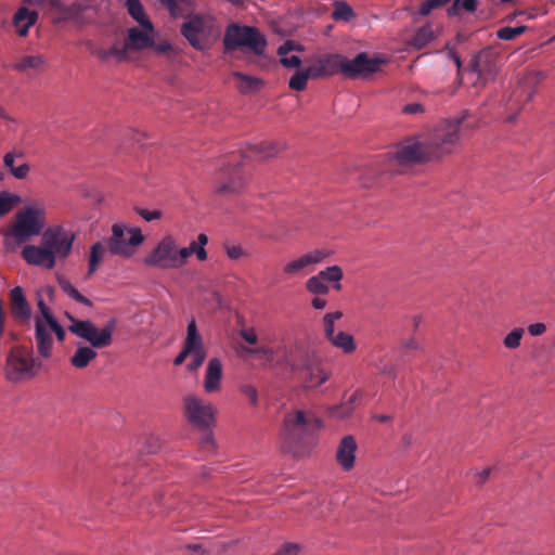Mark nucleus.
Wrapping results in <instances>:
<instances>
[{
  "label": "nucleus",
  "mask_w": 555,
  "mask_h": 555,
  "mask_svg": "<svg viewBox=\"0 0 555 555\" xmlns=\"http://www.w3.org/2000/svg\"><path fill=\"white\" fill-rule=\"evenodd\" d=\"M467 117L468 113L463 112L460 117L440 122L427 140L406 141L387 159V170L402 172V167L439 159L452 153L465 131L473 128Z\"/></svg>",
  "instance_id": "f257e3e1"
},
{
  "label": "nucleus",
  "mask_w": 555,
  "mask_h": 555,
  "mask_svg": "<svg viewBox=\"0 0 555 555\" xmlns=\"http://www.w3.org/2000/svg\"><path fill=\"white\" fill-rule=\"evenodd\" d=\"M323 421L311 410H295L284 416L282 449L294 457L308 456L317 447Z\"/></svg>",
  "instance_id": "f03ea898"
},
{
  "label": "nucleus",
  "mask_w": 555,
  "mask_h": 555,
  "mask_svg": "<svg viewBox=\"0 0 555 555\" xmlns=\"http://www.w3.org/2000/svg\"><path fill=\"white\" fill-rule=\"evenodd\" d=\"M46 215L44 207L38 204L28 205L17 211L14 222L4 232V247L14 250L41 234L46 227Z\"/></svg>",
  "instance_id": "7ed1b4c3"
},
{
  "label": "nucleus",
  "mask_w": 555,
  "mask_h": 555,
  "mask_svg": "<svg viewBox=\"0 0 555 555\" xmlns=\"http://www.w3.org/2000/svg\"><path fill=\"white\" fill-rule=\"evenodd\" d=\"M180 31L194 49L206 51L220 36L221 27L215 17L195 14L182 23Z\"/></svg>",
  "instance_id": "20e7f679"
},
{
  "label": "nucleus",
  "mask_w": 555,
  "mask_h": 555,
  "mask_svg": "<svg viewBox=\"0 0 555 555\" xmlns=\"http://www.w3.org/2000/svg\"><path fill=\"white\" fill-rule=\"evenodd\" d=\"M67 318L70 320V325L68 326L69 332L88 341L90 344L89 347L102 349L112 345L113 334L117 326L115 319H111L104 327L99 330L95 324L89 320H77L69 314H67Z\"/></svg>",
  "instance_id": "39448f33"
},
{
  "label": "nucleus",
  "mask_w": 555,
  "mask_h": 555,
  "mask_svg": "<svg viewBox=\"0 0 555 555\" xmlns=\"http://www.w3.org/2000/svg\"><path fill=\"white\" fill-rule=\"evenodd\" d=\"M223 46L227 51L244 47L260 55L264 51L267 40L256 27L231 24L225 29Z\"/></svg>",
  "instance_id": "423d86ee"
},
{
  "label": "nucleus",
  "mask_w": 555,
  "mask_h": 555,
  "mask_svg": "<svg viewBox=\"0 0 555 555\" xmlns=\"http://www.w3.org/2000/svg\"><path fill=\"white\" fill-rule=\"evenodd\" d=\"M41 362L34 357V352L23 347L13 348L7 359L5 376L11 382L28 380L34 378Z\"/></svg>",
  "instance_id": "0eeeda50"
},
{
  "label": "nucleus",
  "mask_w": 555,
  "mask_h": 555,
  "mask_svg": "<svg viewBox=\"0 0 555 555\" xmlns=\"http://www.w3.org/2000/svg\"><path fill=\"white\" fill-rule=\"evenodd\" d=\"M184 416L193 426L206 430L215 420V408L196 396L189 395L183 400Z\"/></svg>",
  "instance_id": "6e6552de"
},
{
  "label": "nucleus",
  "mask_w": 555,
  "mask_h": 555,
  "mask_svg": "<svg viewBox=\"0 0 555 555\" xmlns=\"http://www.w3.org/2000/svg\"><path fill=\"white\" fill-rule=\"evenodd\" d=\"M75 237V233L64 227L53 225L43 231L42 243L48 246L55 259H65L72 253Z\"/></svg>",
  "instance_id": "1a4fd4ad"
},
{
  "label": "nucleus",
  "mask_w": 555,
  "mask_h": 555,
  "mask_svg": "<svg viewBox=\"0 0 555 555\" xmlns=\"http://www.w3.org/2000/svg\"><path fill=\"white\" fill-rule=\"evenodd\" d=\"M129 238L125 237V228L121 224H114L112 228V236L108 240V249L113 255L130 257L133 248L140 245L144 237L140 229H130Z\"/></svg>",
  "instance_id": "9d476101"
},
{
  "label": "nucleus",
  "mask_w": 555,
  "mask_h": 555,
  "mask_svg": "<svg viewBox=\"0 0 555 555\" xmlns=\"http://www.w3.org/2000/svg\"><path fill=\"white\" fill-rule=\"evenodd\" d=\"M182 347L191 353L192 361L186 364L189 372H196L205 362L207 351L205 349L204 339L197 330L194 319L188 323L186 336Z\"/></svg>",
  "instance_id": "9b49d317"
},
{
  "label": "nucleus",
  "mask_w": 555,
  "mask_h": 555,
  "mask_svg": "<svg viewBox=\"0 0 555 555\" xmlns=\"http://www.w3.org/2000/svg\"><path fill=\"white\" fill-rule=\"evenodd\" d=\"M242 155L232 154L227 167L221 170L222 181L217 185L220 194H234L240 192L245 184V176L242 172Z\"/></svg>",
  "instance_id": "f8f14e48"
},
{
  "label": "nucleus",
  "mask_w": 555,
  "mask_h": 555,
  "mask_svg": "<svg viewBox=\"0 0 555 555\" xmlns=\"http://www.w3.org/2000/svg\"><path fill=\"white\" fill-rule=\"evenodd\" d=\"M175 261V238L170 235L165 236L144 258L146 266L164 270L176 269Z\"/></svg>",
  "instance_id": "ddd939ff"
},
{
  "label": "nucleus",
  "mask_w": 555,
  "mask_h": 555,
  "mask_svg": "<svg viewBox=\"0 0 555 555\" xmlns=\"http://www.w3.org/2000/svg\"><path fill=\"white\" fill-rule=\"evenodd\" d=\"M154 26L152 22L129 27L124 42L129 51H143L154 46Z\"/></svg>",
  "instance_id": "4468645a"
},
{
  "label": "nucleus",
  "mask_w": 555,
  "mask_h": 555,
  "mask_svg": "<svg viewBox=\"0 0 555 555\" xmlns=\"http://www.w3.org/2000/svg\"><path fill=\"white\" fill-rule=\"evenodd\" d=\"M332 251L328 249H314L300 257L288 261L283 267V273L286 278H294L302 274L305 269L309 266L322 262L325 258L330 257Z\"/></svg>",
  "instance_id": "2eb2a0df"
},
{
  "label": "nucleus",
  "mask_w": 555,
  "mask_h": 555,
  "mask_svg": "<svg viewBox=\"0 0 555 555\" xmlns=\"http://www.w3.org/2000/svg\"><path fill=\"white\" fill-rule=\"evenodd\" d=\"M23 259L30 266L51 270L56 264V259L44 243L41 245H26L22 250Z\"/></svg>",
  "instance_id": "dca6fc26"
},
{
  "label": "nucleus",
  "mask_w": 555,
  "mask_h": 555,
  "mask_svg": "<svg viewBox=\"0 0 555 555\" xmlns=\"http://www.w3.org/2000/svg\"><path fill=\"white\" fill-rule=\"evenodd\" d=\"M313 356L302 343H295L282 349L283 363L294 372L301 370Z\"/></svg>",
  "instance_id": "f3484780"
},
{
  "label": "nucleus",
  "mask_w": 555,
  "mask_h": 555,
  "mask_svg": "<svg viewBox=\"0 0 555 555\" xmlns=\"http://www.w3.org/2000/svg\"><path fill=\"white\" fill-rule=\"evenodd\" d=\"M308 69L312 79L330 77L340 73L339 54L319 57Z\"/></svg>",
  "instance_id": "a211bd4d"
},
{
  "label": "nucleus",
  "mask_w": 555,
  "mask_h": 555,
  "mask_svg": "<svg viewBox=\"0 0 555 555\" xmlns=\"http://www.w3.org/2000/svg\"><path fill=\"white\" fill-rule=\"evenodd\" d=\"M10 309L12 317L18 322L30 320L31 309L21 286H15L10 292Z\"/></svg>",
  "instance_id": "6ab92c4d"
},
{
  "label": "nucleus",
  "mask_w": 555,
  "mask_h": 555,
  "mask_svg": "<svg viewBox=\"0 0 555 555\" xmlns=\"http://www.w3.org/2000/svg\"><path fill=\"white\" fill-rule=\"evenodd\" d=\"M306 388H315L325 383L330 375L321 367L315 356L299 370Z\"/></svg>",
  "instance_id": "aec40b11"
},
{
  "label": "nucleus",
  "mask_w": 555,
  "mask_h": 555,
  "mask_svg": "<svg viewBox=\"0 0 555 555\" xmlns=\"http://www.w3.org/2000/svg\"><path fill=\"white\" fill-rule=\"evenodd\" d=\"M357 442L352 436H345L337 448L336 461L345 469L350 470L354 465Z\"/></svg>",
  "instance_id": "412c9836"
},
{
  "label": "nucleus",
  "mask_w": 555,
  "mask_h": 555,
  "mask_svg": "<svg viewBox=\"0 0 555 555\" xmlns=\"http://www.w3.org/2000/svg\"><path fill=\"white\" fill-rule=\"evenodd\" d=\"M222 379V363L218 358L208 361L205 377L204 389L208 393L216 392L220 389Z\"/></svg>",
  "instance_id": "4be33fe9"
},
{
  "label": "nucleus",
  "mask_w": 555,
  "mask_h": 555,
  "mask_svg": "<svg viewBox=\"0 0 555 555\" xmlns=\"http://www.w3.org/2000/svg\"><path fill=\"white\" fill-rule=\"evenodd\" d=\"M285 149L284 144L273 141H263L250 145L245 152L246 157H254L259 160L269 159L276 156L281 151Z\"/></svg>",
  "instance_id": "5701e85b"
},
{
  "label": "nucleus",
  "mask_w": 555,
  "mask_h": 555,
  "mask_svg": "<svg viewBox=\"0 0 555 555\" xmlns=\"http://www.w3.org/2000/svg\"><path fill=\"white\" fill-rule=\"evenodd\" d=\"M38 20V13L25 7H21L14 14L12 24L18 36H27L29 28L33 27Z\"/></svg>",
  "instance_id": "b1692460"
},
{
  "label": "nucleus",
  "mask_w": 555,
  "mask_h": 555,
  "mask_svg": "<svg viewBox=\"0 0 555 555\" xmlns=\"http://www.w3.org/2000/svg\"><path fill=\"white\" fill-rule=\"evenodd\" d=\"M36 344L37 350L43 358H49L51 356L53 339L51 334L49 333L46 324L42 322L40 318H36Z\"/></svg>",
  "instance_id": "393cba45"
},
{
  "label": "nucleus",
  "mask_w": 555,
  "mask_h": 555,
  "mask_svg": "<svg viewBox=\"0 0 555 555\" xmlns=\"http://www.w3.org/2000/svg\"><path fill=\"white\" fill-rule=\"evenodd\" d=\"M21 157H23V153L21 151L8 152L3 156L4 167L8 168L10 173L18 180L26 179L30 172V166L27 163L15 166V159Z\"/></svg>",
  "instance_id": "a878e982"
},
{
  "label": "nucleus",
  "mask_w": 555,
  "mask_h": 555,
  "mask_svg": "<svg viewBox=\"0 0 555 555\" xmlns=\"http://www.w3.org/2000/svg\"><path fill=\"white\" fill-rule=\"evenodd\" d=\"M96 356L98 352L94 348L79 345L70 357V364L76 369H85L96 358Z\"/></svg>",
  "instance_id": "bb28decb"
},
{
  "label": "nucleus",
  "mask_w": 555,
  "mask_h": 555,
  "mask_svg": "<svg viewBox=\"0 0 555 555\" xmlns=\"http://www.w3.org/2000/svg\"><path fill=\"white\" fill-rule=\"evenodd\" d=\"M357 56L361 68L362 78H366L370 75L377 73L380 66L387 62L382 57H370L365 52H361L357 54Z\"/></svg>",
  "instance_id": "cd10ccee"
},
{
  "label": "nucleus",
  "mask_w": 555,
  "mask_h": 555,
  "mask_svg": "<svg viewBox=\"0 0 555 555\" xmlns=\"http://www.w3.org/2000/svg\"><path fill=\"white\" fill-rule=\"evenodd\" d=\"M299 49V46L293 41H286L278 49V54L281 56V64L285 67L295 68L301 63V60L297 55L287 56L286 54L291 51Z\"/></svg>",
  "instance_id": "c85d7f7f"
},
{
  "label": "nucleus",
  "mask_w": 555,
  "mask_h": 555,
  "mask_svg": "<svg viewBox=\"0 0 555 555\" xmlns=\"http://www.w3.org/2000/svg\"><path fill=\"white\" fill-rule=\"evenodd\" d=\"M320 279L324 281L325 284L333 283V288L335 291L341 289L340 281L344 278L343 269L339 266H331L321 270L319 273Z\"/></svg>",
  "instance_id": "c756f323"
},
{
  "label": "nucleus",
  "mask_w": 555,
  "mask_h": 555,
  "mask_svg": "<svg viewBox=\"0 0 555 555\" xmlns=\"http://www.w3.org/2000/svg\"><path fill=\"white\" fill-rule=\"evenodd\" d=\"M339 66L340 73L350 79H356L361 77L362 73L358 62V56L356 55L353 59L349 60L346 56L339 54Z\"/></svg>",
  "instance_id": "7c9ffc66"
},
{
  "label": "nucleus",
  "mask_w": 555,
  "mask_h": 555,
  "mask_svg": "<svg viewBox=\"0 0 555 555\" xmlns=\"http://www.w3.org/2000/svg\"><path fill=\"white\" fill-rule=\"evenodd\" d=\"M106 249L100 242L94 243L90 247L89 262H88V276H91L103 261Z\"/></svg>",
  "instance_id": "2f4dec72"
},
{
  "label": "nucleus",
  "mask_w": 555,
  "mask_h": 555,
  "mask_svg": "<svg viewBox=\"0 0 555 555\" xmlns=\"http://www.w3.org/2000/svg\"><path fill=\"white\" fill-rule=\"evenodd\" d=\"M54 288L52 286H44L37 293V306L38 309L46 320L47 323L52 321L54 319L52 312L50 311L49 307L46 305L43 300V296L48 297L50 300L53 299L54 296Z\"/></svg>",
  "instance_id": "473e14b6"
},
{
  "label": "nucleus",
  "mask_w": 555,
  "mask_h": 555,
  "mask_svg": "<svg viewBox=\"0 0 555 555\" xmlns=\"http://www.w3.org/2000/svg\"><path fill=\"white\" fill-rule=\"evenodd\" d=\"M57 283H59L60 287L62 288V291L66 295H68L70 298H73L75 301H77L83 306H87V307L92 306L91 300L88 299L86 296L81 295L66 278L59 276Z\"/></svg>",
  "instance_id": "72a5a7b5"
},
{
  "label": "nucleus",
  "mask_w": 555,
  "mask_h": 555,
  "mask_svg": "<svg viewBox=\"0 0 555 555\" xmlns=\"http://www.w3.org/2000/svg\"><path fill=\"white\" fill-rule=\"evenodd\" d=\"M330 341L334 347L341 349L345 353H351L356 350L353 337L346 332H338Z\"/></svg>",
  "instance_id": "f704fd0d"
},
{
  "label": "nucleus",
  "mask_w": 555,
  "mask_h": 555,
  "mask_svg": "<svg viewBox=\"0 0 555 555\" xmlns=\"http://www.w3.org/2000/svg\"><path fill=\"white\" fill-rule=\"evenodd\" d=\"M125 7L128 14L138 23L151 22L140 0H126Z\"/></svg>",
  "instance_id": "c9c22d12"
},
{
  "label": "nucleus",
  "mask_w": 555,
  "mask_h": 555,
  "mask_svg": "<svg viewBox=\"0 0 555 555\" xmlns=\"http://www.w3.org/2000/svg\"><path fill=\"white\" fill-rule=\"evenodd\" d=\"M22 203V197L18 194L9 191L0 192V217L9 214L15 206Z\"/></svg>",
  "instance_id": "e433bc0d"
},
{
  "label": "nucleus",
  "mask_w": 555,
  "mask_h": 555,
  "mask_svg": "<svg viewBox=\"0 0 555 555\" xmlns=\"http://www.w3.org/2000/svg\"><path fill=\"white\" fill-rule=\"evenodd\" d=\"M477 0H453L452 5L447 10L449 17L457 16L462 11L473 13L477 10Z\"/></svg>",
  "instance_id": "4c0bfd02"
},
{
  "label": "nucleus",
  "mask_w": 555,
  "mask_h": 555,
  "mask_svg": "<svg viewBox=\"0 0 555 555\" xmlns=\"http://www.w3.org/2000/svg\"><path fill=\"white\" fill-rule=\"evenodd\" d=\"M233 78L237 80V89L242 93L257 90L260 85V80L238 72L233 74Z\"/></svg>",
  "instance_id": "58836bf2"
},
{
  "label": "nucleus",
  "mask_w": 555,
  "mask_h": 555,
  "mask_svg": "<svg viewBox=\"0 0 555 555\" xmlns=\"http://www.w3.org/2000/svg\"><path fill=\"white\" fill-rule=\"evenodd\" d=\"M44 65V60L41 55H27L21 59L14 65V68L18 72H25L27 69H41Z\"/></svg>",
  "instance_id": "ea45409f"
},
{
  "label": "nucleus",
  "mask_w": 555,
  "mask_h": 555,
  "mask_svg": "<svg viewBox=\"0 0 555 555\" xmlns=\"http://www.w3.org/2000/svg\"><path fill=\"white\" fill-rule=\"evenodd\" d=\"M332 17L335 21H344L349 22L354 17V12L352 8L344 1H336L334 3V11L332 12Z\"/></svg>",
  "instance_id": "a19ab883"
},
{
  "label": "nucleus",
  "mask_w": 555,
  "mask_h": 555,
  "mask_svg": "<svg viewBox=\"0 0 555 555\" xmlns=\"http://www.w3.org/2000/svg\"><path fill=\"white\" fill-rule=\"evenodd\" d=\"M311 78L308 67L306 69H298L291 77L288 87L295 91H302L307 87L308 79Z\"/></svg>",
  "instance_id": "79ce46f5"
},
{
  "label": "nucleus",
  "mask_w": 555,
  "mask_h": 555,
  "mask_svg": "<svg viewBox=\"0 0 555 555\" xmlns=\"http://www.w3.org/2000/svg\"><path fill=\"white\" fill-rule=\"evenodd\" d=\"M435 38V33L430 25L421 27L413 37V44L423 48Z\"/></svg>",
  "instance_id": "37998d69"
},
{
  "label": "nucleus",
  "mask_w": 555,
  "mask_h": 555,
  "mask_svg": "<svg viewBox=\"0 0 555 555\" xmlns=\"http://www.w3.org/2000/svg\"><path fill=\"white\" fill-rule=\"evenodd\" d=\"M306 287L311 294L314 295H326L330 291L328 285L325 284L322 279H320L319 274L309 278L307 280Z\"/></svg>",
  "instance_id": "c03bdc74"
},
{
  "label": "nucleus",
  "mask_w": 555,
  "mask_h": 555,
  "mask_svg": "<svg viewBox=\"0 0 555 555\" xmlns=\"http://www.w3.org/2000/svg\"><path fill=\"white\" fill-rule=\"evenodd\" d=\"M353 412V405L350 404H337L327 408V415L332 418L344 420L351 415Z\"/></svg>",
  "instance_id": "a18cd8bd"
},
{
  "label": "nucleus",
  "mask_w": 555,
  "mask_h": 555,
  "mask_svg": "<svg viewBox=\"0 0 555 555\" xmlns=\"http://www.w3.org/2000/svg\"><path fill=\"white\" fill-rule=\"evenodd\" d=\"M527 29V26L509 27L505 26L496 31V36L501 40L509 41L516 37L522 35Z\"/></svg>",
  "instance_id": "49530a36"
},
{
  "label": "nucleus",
  "mask_w": 555,
  "mask_h": 555,
  "mask_svg": "<svg viewBox=\"0 0 555 555\" xmlns=\"http://www.w3.org/2000/svg\"><path fill=\"white\" fill-rule=\"evenodd\" d=\"M343 312L341 311H335L326 313L323 318V325H324V334L326 338L330 340L335 335L334 331V322L336 320L341 319Z\"/></svg>",
  "instance_id": "de8ad7c7"
},
{
  "label": "nucleus",
  "mask_w": 555,
  "mask_h": 555,
  "mask_svg": "<svg viewBox=\"0 0 555 555\" xmlns=\"http://www.w3.org/2000/svg\"><path fill=\"white\" fill-rule=\"evenodd\" d=\"M524 335V328L516 327L509 332L503 339V344L507 349H516L520 346Z\"/></svg>",
  "instance_id": "09e8293b"
},
{
  "label": "nucleus",
  "mask_w": 555,
  "mask_h": 555,
  "mask_svg": "<svg viewBox=\"0 0 555 555\" xmlns=\"http://www.w3.org/2000/svg\"><path fill=\"white\" fill-rule=\"evenodd\" d=\"M129 49L126 48V43L124 42L121 46L115 43L112 48L108 49L109 60L115 59L117 62L126 61L129 59Z\"/></svg>",
  "instance_id": "8fccbe9b"
},
{
  "label": "nucleus",
  "mask_w": 555,
  "mask_h": 555,
  "mask_svg": "<svg viewBox=\"0 0 555 555\" xmlns=\"http://www.w3.org/2000/svg\"><path fill=\"white\" fill-rule=\"evenodd\" d=\"M451 0H425L420 9L418 13L423 16H427L433 10L442 8L447 3H449Z\"/></svg>",
  "instance_id": "3c124183"
},
{
  "label": "nucleus",
  "mask_w": 555,
  "mask_h": 555,
  "mask_svg": "<svg viewBox=\"0 0 555 555\" xmlns=\"http://www.w3.org/2000/svg\"><path fill=\"white\" fill-rule=\"evenodd\" d=\"M193 254V249L192 248H188V247H183V248H178L177 247V243L175 242V263H176V269H179L181 267H183L186 262V259Z\"/></svg>",
  "instance_id": "603ef678"
},
{
  "label": "nucleus",
  "mask_w": 555,
  "mask_h": 555,
  "mask_svg": "<svg viewBox=\"0 0 555 555\" xmlns=\"http://www.w3.org/2000/svg\"><path fill=\"white\" fill-rule=\"evenodd\" d=\"M150 49H153L158 54L166 55L168 59H172L177 53L172 44L166 41L159 43L154 42V46H152Z\"/></svg>",
  "instance_id": "864d4df0"
},
{
  "label": "nucleus",
  "mask_w": 555,
  "mask_h": 555,
  "mask_svg": "<svg viewBox=\"0 0 555 555\" xmlns=\"http://www.w3.org/2000/svg\"><path fill=\"white\" fill-rule=\"evenodd\" d=\"M378 372L383 375H386L392 379L397 376V366L392 363H387L383 359L379 360L378 363L375 364Z\"/></svg>",
  "instance_id": "5fc2aeb1"
},
{
  "label": "nucleus",
  "mask_w": 555,
  "mask_h": 555,
  "mask_svg": "<svg viewBox=\"0 0 555 555\" xmlns=\"http://www.w3.org/2000/svg\"><path fill=\"white\" fill-rule=\"evenodd\" d=\"M162 2L171 11L173 15L180 13L184 7H189L192 0H162Z\"/></svg>",
  "instance_id": "6e6d98bb"
},
{
  "label": "nucleus",
  "mask_w": 555,
  "mask_h": 555,
  "mask_svg": "<svg viewBox=\"0 0 555 555\" xmlns=\"http://www.w3.org/2000/svg\"><path fill=\"white\" fill-rule=\"evenodd\" d=\"M246 352L249 354L260 356L261 358L266 359L267 361H273L275 359L274 351L271 348H268L264 346L246 349Z\"/></svg>",
  "instance_id": "4d7b16f0"
},
{
  "label": "nucleus",
  "mask_w": 555,
  "mask_h": 555,
  "mask_svg": "<svg viewBox=\"0 0 555 555\" xmlns=\"http://www.w3.org/2000/svg\"><path fill=\"white\" fill-rule=\"evenodd\" d=\"M137 212L145 220V221H154L158 220L162 217V212L159 210H149L145 208H138Z\"/></svg>",
  "instance_id": "13d9d810"
},
{
  "label": "nucleus",
  "mask_w": 555,
  "mask_h": 555,
  "mask_svg": "<svg viewBox=\"0 0 555 555\" xmlns=\"http://www.w3.org/2000/svg\"><path fill=\"white\" fill-rule=\"evenodd\" d=\"M240 336L249 345H256L258 341L257 334L253 327L241 330Z\"/></svg>",
  "instance_id": "bf43d9fd"
},
{
  "label": "nucleus",
  "mask_w": 555,
  "mask_h": 555,
  "mask_svg": "<svg viewBox=\"0 0 555 555\" xmlns=\"http://www.w3.org/2000/svg\"><path fill=\"white\" fill-rule=\"evenodd\" d=\"M225 253H227V256L232 260H236L246 255L245 250L241 246H237V245L227 246Z\"/></svg>",
  "instance_id": "052dcab7"
},
{
  "label": "nucleus",
  "mask_w": 555,
  "mask_h": 555,
  "mask_svg": "<svg viewBox=\"0 0 555 555\" xmlns=\"http://www.w3.org/2000/svg\"><path fill=\"white\" fill-rule=\"evenodd\" d=\"M51 331H53L56 335L57 340L63 341L65 338V331L61 326V324L55 320V318L47 323Z\"/></svg>",
  "instance_id": "680f3d73"
},
{
  "label": "nucleus",
  "mask_w": 555,
  "mask_h": 555,
  "mask_svg": "<svg viewBox=\"0 0 555 555\" xmlns=\"http://www.w3.org/2000/svg\"><path fill=\"white\" fill-rule=\"evenodd\" d=\"M528 332L531 336H541L546 332V325L541 322L530 324Z\"/></svg>",
  "instance_id": "e2e57ef3"
},
{
  "label": "nucleus",
  "mask_w": 555,
  "mask_h": 555,
  "mask_svg": "<svg viewBox=\"0 0 555 555\" xmlns=\"http://www.w3.org/2000/svg\"><path fill=\"white\" fill-rule=\"evenodd\" d=\"M242 391L243 393L250 400V402L253 404H256L257 403V399H258V392L256 390L255 387L250 386V385H245L243 388H242Z\"/></svg>",
  "instance_id": "0e129e2a"
},
{
  "label": "nucleus",
  "mask_w": 555,
  "mask_h": 555,
  "mask_svg": "<svg viewBox=\"0 0 555 555\" xmlns=\"http://www.w3.org/2000/svg\"><path fill=\"white\" fill-rule=\"evenodd\" d=\"M423 111L424 108L420 103L406 104L402 109L404 114H418L422 113Z\"/></svg>",
  "instance_id": "69168bd1"
},
{
  "label": "nucleus",
  "mask_w": 555,
  "mask_h": 555,
  "mask_svg": "<svg viewBox=\"0 0 555 555\" xmlns=\"http://www.w3.org/2000/svg\"><path fill=\"white\" fill-rule=\"evenodd\" d=\"M401 347L404 350L410 351V350H417L420 348V345L417 344V341L414 338H410V339L403 340L401 343Z\"/></svg>",
  "instance_id": "338daca9"
},
{
  "label": "nucleus",
  "mask_w": 555,
  "mask_h": 555,
  "mask_svg": "<svg viewBox=\"0 0 555 555\" xmlns=\"http://www.w3.org/2000/svg\"><path fill=\"white\" fill-rule=\"evenodd\" d=\"M191 356V353L189 351H186L183 347L181 349V351L179 352V354L173 360V364L175 365H181L184 363V361L186 360V358Z\"/></svg>",
  "instance_id": "774afa93"
}]
</instances>
